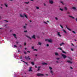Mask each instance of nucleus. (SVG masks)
Returning a JSON list of instances; mask_svg holds the SVG:
<instances>
[{"label": "nucleus", "instance_id": "obj_6", "mask_svg": "<svg viewBox=\"0 0 77 77\" xmlns=\"http://www.w3.org/2000/svg\"><path fill=\"white\" fill-rule=\"evenodd\" d=\"M42 64L43 65H47V63L43 62L42 63Z\"/></svg>", "mask_w": 77, "mask_h": 77}, {"label": "nucleus", "instance_id": "obj_25", "mask_svg": "<svg viewBox=\"0 0 77 77\" xmlns=\"http://www.w3.org/2000/svg\"><path fill=\"white\" fill-rule=\"evenodd\" d=\"M60 11H63V9H62V8H60Z\"/></svg>", "mask_w": 77, "mask_h": 77}, {"label": "nucleus", "instance_id": "obj_55", "mask_svg": "<svg viewBox=\"0 0 77 77\" xmlns=\"http://www.w3.org/2000/svg\"><path fill=\"white\" fill-rule=\"evenodd\" d=\"M44 6H45V4H44Z\"/></svg>", "mask_w": 77, "mask_h": 77}, {"label": "nucleus", "instance_id": "obj_21", "mask_svg": "<svg viewBox=\"0 0 77 77\" xmlns=\"http://www.w3.org/2000/svg\"><path fill=\"white\" fill-rule=\"evenodd\" d=\"M31 64H32V65H34V63L33 62H32Z\"/></svg>", "mask_w": 77, "mask_h": 77}, {"label": "nucleus", "instance_id": "obj_33", "mask_svg": "<svg viewBox=\"0 0 77 77\" xmlns=\"http://www.w3.org/2000/svg\"><path fill=\"white\" fill-rule=\"evenodd\" d=\"M29 3V2H25V3H26V4H28Z\"/></svg>", "mask_w": 77, "mask_h": 77}, {"label": "nucleus", "instance_id": "obj_16", "mask_svg": "<svg viewBox=\"0 0 77 77\" xmlns=\"http://www.w3.org/2000/svg\"><path fill=\"white\" fill-rule=\"evenodd\" d=\"M26 37H27V38H29V39H31V38H30V37L28 36V35H27Z\"/></svg>", "mask_w": 77, "mask_h": 77}, {"label": "nucleus", "instance_id": "obj_26", "mask_svg": "<svg viewBox=\"0 0 77 77\" xmlns=\"http://www.w3.org/2000/svg\"><path fill=\"white\" fill-rule=\"evenodd\" d=\"M72 32H73V33H74V34H75V32L74 31H72Z\"/></svg>", "mask_w": 77, "mask_h": 77}, {"label": "nucleus", "instance_id": "obj_7", "mask_svg": "<svg viewBox=\"0 0 77 77\" xmlns=\"http://www.w3.org/2000/svg\"><path fill=\"white\" fill-rule=\"evenodd\" d=\"M32 67H30L29 68V71H32Z\"/></svg>", "mask_w": 77, "mask_h": 77}, {"label": "nucleus", "instance_id": "obj_3", "mask_svg": "<svg viewBox=\"0 0 77 77\" xmlns=\"http://www.w3.org/2000/svg\"><path fill=\"white\" fill-rule=\"evenodd\" d=\"M57 35L59 36H60V37L61 36V35H60V33L59 32H57Z\"/></svg>", "mask_w": 77, "mask_h": 77}, {"label": "nucleus", "instance_id": "obj_59", "mask_svg": "<svg viewBox=\"0 0 77 77\" xmlns=\"http://www.w3.org/2000/svg\"><path fill=\"white\" fill-rule=\"evenodd\" d=\"M21 61H23L22 60H21Z\"/></svg>", "mask_w": 77, "mask_h": 77}, {"label": "nucleus", "instance_id": "obj_11", "mask_svg": "<svg viewBox=\"0 0 77 77\" xmlns=\"http://www.w3.org/2000/svg\"><path fill=\"white\" fill-rule=\"evenodd\" d=\"M20 17H23V14H20Z\"/></svg>", "mask_w": 77, "mask_h": 77}, {"label": "nucleus", "instance_id": "obj_41", "mask_svg": "<svg viewBox=\"0 0 77 77\" xmlns=\"http://www.w3.org/2000/svg\"><path fill=\"white\" fill-rule=\"evenodd\" d=\"M71 50L72 51H73V49H72V48L71 49Z\"/></svg>", "mask_w": 77, "mask_h": 77}, {"label": "nucleus", "instance_id": "obj_39", "mask_svg": "<svg viewBox=\"0 0 77 77\" xmlns=\"http://www.w3.org/2000/svg\"><path fill=\"white\" fill-rule=\"evenodd\" d=\"M32 49H33V48H34V47H33V46H32Z\"/></svg>", "mask_w": 77, "mask_h": 77}, {"label": "nucleus", "instance_id": "obj_1", "mask_svg": "<svg viewBox=\"0 0 77 77\" xmlns=\"http://www.w3.org/2000/svg\"><path fill=\"white\" fill-rule=\"evenodd\" d=\"M45 41H48V42H52L53 41V40L51 39H45Z\"/></svg>", "mask_w": 77, "mask_h": 77}, {"label": "nucleus", "instance_id": "obj_27", "mask_svg": "<svg viewBox=\"0 0 77 77\" xmlns=\"http://www.w3.org/2000/svg\"><path fill=\"white\" fill-rule=\"evenodd\" d=\"M5 5L6 7H8V5L6 4H5Z\"/></svg>", "mask_w": 77, "mask_h": 77}, {"label": "nucleus", "instance_id": "obj_36", "mask_svg": "<svg viewBox=\"0 0 77 77\" xmlns=\"http://www.w3.org/2000/svg\"><path fill=\"white\" fill-rule=\"evenodd\" d=\"M55 19H56V20H57V17H55Z\"/></svg>", "mask_w": 77, "mask_h": 77}, {"label": "nucleus", "instance_id": "obj_12", "mask_svg": "<svg viewBox=\"0 0 77 77\" xmlns=\"http://www.w3.org/2000/svg\"><path fill=\"white\" fill-rule=\"evenodd\" d=\"M69 17H70V18H72V19H74V17H73L71 16H69Z\"/></svg>", "mask_w": 77, "mask_h": 77}, {"label": "nucleus", "instance_id": "obj_24", "mask_svg": "<svg viewBox=\"0 0 77 77\" xmlns=\"http://www.w3.org/2000/svg\"><path fill=\"white\" fill-rule=\"evenodd\" d=\"M63 32L65 33H66V32L65 30H63Z\"/></svg>", "mask_w": 77, "mask_h": 77}, {"label": "nucleus", "instance_id": "obj_60", "mask_svg": "<svg viewBox=\"0 0 77 77\" xmlns=\"http://www.w3.org/2000/svg\"><path fill=\"white\" fill-rule=\"evenodd\" d=\"M47 22H48V21Z\"/></svg>", "mask_w": 77, "mask_h": 77}, {"label": "nucleus", "instance_id": "obj_44", "mask_svg": "<svg viewBox=\"0 0 77 77\" xmlns=\"http://www.w3.org/2000/svg\"><path fill=\"white\" fill-rule=\"evenodd\" d=\"M46 75H48V74H45Z\"/></svg>", "mask_w": 77, "mask_h": 77}, {"label": "nucleus", "instance_id": "obj_2", "mask_svg": "<svg viewBox=\"0 0 77 77\" xmlns=\"http://www.w3.org/2000/svg\"><path fill=\"white\" fill-rule=\"evenodd\" d=\"M37 76H43V75H44V74L41 73H38L37 74Z\"/></svg>", "mask_w": 77, "mask_h": 77}, {"label": "nucleus", "instance_id": "obj_10", "mask_svg": "<svg viewBox=\"0 0 77 77\" xmlns=\"http://www.w3.org/2000/svg\"><path fill=\"white\" fill-rule=\"evenodd\" d=\"M32 38H33V39H35V35H33L32 36Z\"/></svg>", "mask_w": 77, "mask_h": 77}, {"label": "nucleus", "instance_id": "obj_4", "mask_svg": "<svg viewBox=\"0 0 77 77\" xmlns=\"http://www.w3.org/2000/svg\"><path fill=\"white\" fill-rule=\"evenodd\" d=\"M62 56L64 59H65V58H66V55L63 54H62Z\"/></svg>", "mask_w": 77, "mask_h": 77}, {"label": "nucleus", "instance_id": "obj_34", "mask_svg": "<svg viewBox=\"0 0 77 77\" xmlns=\"http://www.w3.org/2000/svg\"><path fill=\"white\" fill-rule=\"evenodd\" d=\"M39 45H41V43L40 42H38Z\"/></svg>", "mask_w": 77, "mask_h": 77}, {"label": "nucleus", "instance_id": "obj_9", "mask_svg": "<svg viewBox=\"0 0 77 77\" xmlns=\"http://www.w3.org/2000/svg\"><path fill=\"white\" fill-rule=\"evenodd\" d=\"M49 2L50 3H51V4H53V0H50L49 1Z\"/></svg>", "mask_w": 77, "mask_h": 77}, {"label": "nucleus", "instance_id": "obj_31", "mask_svg": "<svg viewBox=\"0 0 77 77\" xmlns=\"http://www.w3.org/2000/svg\"><path fill=\"white\" fill-rule=\"evenodd\" d=\"M13 36H14L15 38H16L15 36L16 35H15V34H13Z\"/></svg>", "mask_w": 77, "mask_h": 77}, {"label": "nucleus", "instance_id": "obj_56", "mask_svg": "<svg viewBox=\"0 0 77 77\" xmlns=\"http://www.w3.org/2000/svg\"><path fill=\"white\" fill-rule=\"evenodd\" d=\"M71 69H72V68L71 67Z\"/></svg>", "mask_w": 77, "mask_h": 77}, {"label": "nucleus", "instance_id": "obj_30", "mask_svg": "<svg viewBox=\"0 0 77 77\" xmlns=\"http://www.w3.org/2000/svg\"><path fill=\"white\" fill-rule=\"evenodd\" d=\"M49 68L50 69H52V68L51 67H49Z\"/></svg>", "mask_w": 77, "mask_h": 77}, {"label": "nucleus", "instance_id": "obj_20", "mask_svg": "<svg viewBox=\"0 0 77 77\" xmlns=\"http://www.w3.org/2000/svg\"><path fill=\"white\" fill-rule=\"evenodd\" d=\"M34 51H38V50H37V49H34L33 50Z\"/></svg>", "mask_w": 77, "mask_h": 77}, {"label": "nucleus", "instance_id": "obj_46", "mask_svg": "<svg viewBox=\"0 0 77 77\" xmlns=\"http://www.w3.org/2000/svg\"><path fill=\"white\" fill-rule=\"evenodd\" d=\"M59 49H60V50H62V48H59Z\"/></svg>", "mask_w": 77, "mask_h": 77}, {"label": "nucleus", "instance_id": "obj_61", "mask_svg": "<svg viewBox=\"0 0 77 77\" xmlns=\"http://www.w3.org/2000/svg\"><path fill=\"white\" fill-rule=\"evenodd\" d=\"M26 25H27V24H26Z\"/></svg>", "mask_w": 77, "mask_h": 77}, {"label": "nucleus", "instance_id": "obj_35", "mask_svg": "<svg viewBox=\"0 0 77 77\" xmlns=\"http://www.w3.org/2000/svg\"><path fill=\"white\" fill-rule=\"evenodd\" d=\"M46 46L47 47H48V46H49V45L48 44H47Z\"/></svg>", "mask_w": 77, "mask_h": 77}, {"label": "nucleus", "instance_id": "obj_43", "mask_svg": "<svg viewBox=\"0 0 77 77\" xmlns=\"http://www.w3.org/2000/svg\"><path fill=\"white\" fill-rule=\"evenodd\" d=\"M24 28V29H26V26H24L23 27Z\"/></svg>", "mask_w": 77, "mask_h": 77}, {"label": "nucleus", "instance_id": "obj_54", "mask_svg": "<svg viewBox=\"0 0 77 77\" xmlns=\"http://www.w3.org/2000/svg\"><path fill=\"white\" fill-rule=\"evenodd\" d=\"M24 45H26V43H24Z\"/></svg>", "mask_w": 77, "mask_h": 77}, {"label": "nucleus", "instance_id": "obj_18", "mask_svg": "<svg viewBox=\"0 0 77 77\" xmlns=\"http://www.w3.org/2000/svg\"><path fill=\"white\" fill-rule=\"evenodd\" d=\"M55 55H56V56H57V55H58V54L57 53H55Z\"/></svg>", "mask_w": 77, "mask_h": 77}, {"label": "nucleus", "instance_id": "obj_49", "mask_svg": "<svg viewBox=\"0 0 77 77\" xmlns=\"http://www.w3.org/2000/svg\"><path fill=\"white\" fill-rule=\"evenodd\" d=\"M72 45H73V46H74V45H73V44H72Z\"/></svg>", "mask_w": 77, "mask_h": 77}, {"label": "nucleus", "instance_id": "obj_38", "mask_svg": "<svg viewBox=\"0 0 77 77\" xmlns=\"http://www.w3.org/2000/svg\"><path fill=\"white\" fill-rule=\"evenodd\" d=\"M14 47H17V46H16V45H14Z\"/></svg>", "mask_w": 77, "mask_h": 77}, {"label": "nucleus", "instance_id": "obj_45", "mask_svg": "<svg viewBox=\"0 0 77 77\" xmlns=\"http://www.w3.org/2000/svg\"><path fill=\"white\" fill-rule=\"evenodd\" d=\"M24 32H27V31H24Z\"/></svg>", "mask_w": 77, "mask_h": 77}, {"label": "nucleus", "instance_id": "obj_40", "mask_svg": "<svg viewBox=\"0 0 77 77\" xmlns=\"http://www.w3.org/2000/svg\"><path fill=\"white\" fill-rule=\"evenodd\" d=\"M60 26L61 27V28H63V27H62V25H60Z\"/></svg>", "mask_w": 77, "mask_h": 77}, {"label": "nucleus", "instance_id": "obj_19", "mask_svg": "<svg viewBox=\"0 0 77 77\" xmlns=\"http://www.w3.org/2000/svg\"><path fill=\"white\" fill-rule=\"evenodd\" d=\"M72 9H73L74 10H75V9H76V8L75 7H73Z\"/></svg>", "mask_w": 77, "mask_h": 77}, {"label": "nucleus", "instance_id": "obj_13", "mask_svg": "<svg viewBox=\"0 0 77 77\" xmlns=\"http://www.w3.org/2000/svg\"><path fill=\"white\" fill-rule=\"evenodd\" d=\"M67 62H68V63H72V62L70 61H67Z\"/></svg>", "mask_w": 77, "mask_h": 77}, {"label": "nucleus", "instance_id": "obj_37", "mask_svg": "<svg viewBox=\"0 0 77 77\" xmlns=\"http://www.w3.org/2000/svg\"><path fill=\"white\" fill-rule=\"evenodd\" d=\"M44 23H45V24H47V23L45 22H44Z\"/></svg>", "mask_w": 77, "mask_h": 77}, {"label": "nucleus", "instance_id": "obj_50", "mask_svg": "<svg viewBox=\"0 0 77 77\" xmlns=\"http://www.w3.org/2000/svg\"><path fill=\"white\" fill-rule=\"evenodd\" d=\"M24 49L25 50H26L27 49L26 48H25Z\"/></svg>", "mask_w": 77, "mask_h": 77}, {"label": "nucleus", "instance_id": "obj_5", "mask_svg": "<svg viewBox=\"0 0 77 77\" xmlns=\"http://www.w3.org/2000/svg\"><path fill=\"white\" fill-rule=\"evenodd\" d=\"M24 16L26 18H27V14H23Z\"/></svg>", "mask_w": 77, "mask_h": 77}, {"label": "nucleus", "instance_id": "obj_53", "mask_svg": "<svg viewBox=\"0 0 77 77\" xmlns=\"http://www.w3.org/2000/svg\"><path fill=\"white\" fill-rule=\"evenodd\" d=\"M35 68H37V66H35Z\"/></svg>", "mask_w": 77, "mask_h": 77}, {"label": "nucleus", "instance_id": "obj_22", "mask_svg": "<svg viewBox=\"0 0 77 77\" xmlns=\"http://www.w3.org/2000/svg\"><path fill=\"white\" fill-rule=\"evenodd\" d=\"M36 9H39V7H36Z\"/></svg>", "mask_w": 77, "mask_h": 77}, {"label": "nucleus", "instance_id": "obj_29", "mask_svg": "<svg viewBox=\"0 0 77 77\" xmlns=\"http://www.w3.org/2000/svg\"><path fill=\"white\" fill-rule=\"evenodd\" d=\"M60 59L59 58H56V59H57V60H59Z\"/></svg>", "mask_w": 77, "mask_h": 77}, {"label": "nucleus", "instance_id": "obj_32", "mask_svg": "<svg viewBox=\"0 0 77 77\" xmlns=\"http://www.w3.org/2000/svg\"><path fill=\"white\" fill-rule=\"evenodd\" d=\"M39 68H40V66H39L38 67V71H39Z\"/></svg>", "mask_w": 77, "mask_h": 77}, {"label": "nucleus", "instance_id": "obj_57", "mask_svg": "<svg viewBox=\"0 0 77 77\" xmlns=\"http://www.w3.org/2000/svg\"><path fill=\"white\" fill-rule=\"evenodd\" d=\"M61 3H62V4H63V2H62Z\"/></svg>", "mask_w": 77, "mask_h": 77}, {"label": "nucleus", "instance_id": "obj_28", "mask_svg": "<svg viewBox=\"0 0 77 77\" xmlns=\"http://www.w3.org/2000/svg\"><path fill=\"white\" fill-rule=\"evenodd\" d=\"M62 52H63V53L66 54V52H65L63 51H62Z\"/></svg>", "mask_w": 77, "mask_h": 77}, {"label": "nucleus", "instance_id": "obj_42", "mask_svg": "<svg viewBox=\"0 0 77 77\" xmlns=\"http://www.w3.org/2000/svg\"><path fill=\"white\" fill-rule=\"evenodd\" d=\"M23 61V62H24V63H25L24 61Z\"/></svg>", "mask_w": 77, "mask_h": 77}, {"label": "nucleus", "instance_id": "obj_23", "mask_svg": "<svg viewBox=\"0 0 77 77\" xmlns=\"http://www.w3.org/2000/svg\"><path fill=\"white\" fill-rule=\"evenodd\" d=\"M67 29L69 30V31H71V29L69 28H67Z\"/></svg>", "mask_w": 77, "mask_h": 77}, {"label": "nucleus", "instance_id": "obj_47", "mask_svg": "<svg viewBox=\"0 0 77 77\" xmlns=\"http://www.w3.org/2000/svg\"><path fill=\"white\" fill-rule=\"evenodd\" d=\"M28 53H30L29 51H27Z\"/></svg>", "mask_w": 77, "mask_h": 77}, {"label": "nucleus", "instance_id": "obj_58", "mask_svg": "<svg viewBox=\"0 0 77 77\" xmlns=\"http://www.w3.org/2000/svg\"><path fill=\"white\" fill-rule=\"evenodd\" d=\"M11 1H12V0H10Z\"/></svg>", "mask_w": 77, "mask_h": 77}, {"label": "nucleus", "instance_id": "obj_48", "mask_svg": "<svg viewBox=\"0 0 77 77\" xmlns=\"http://www.w3.org/2000/svg\"><path fill=\"white\" fill-rule=\"evenodd\" d=\"M75 20H76V21H77V18H76L75 19Z\"/></svg>", "mask_w": 77, "mask_h": 77}, {"label": "nucleus", "instance_id": "obj_14", "mask_svg": "<svg viewBox=\"0 0 77 77\" xmlns=\"http://www.w3.org/2000/svg\"><path fill=\"white\" fill-rule=\"evenodd\" d=\"M64 9H65V11H66V10H67V9H68V8L66 7H65L64 8Z\"/></svg>", "mask_w": 77, "mask_h": 77}, {"label": "nucleus", "instance_id": "obj_52", "mask_svg": "<svg viewBox=\"0 0 77 77\" xmlns=\"http://www.w3.org/2000/svg\"><path fill=\"white\" fill-rule=\"evenodd\" d=\"M31 0V1H32V2H33V0Z\"/></svg>", "mask_w": 77, "mask_h": 77}, {"label": "nucleus", "instance_id": "obj_51", "mask_svg": "<svg viewBox=\"0 0 77 77\" xmlns=\"http://www.w3.org/2000/svg\"><path fill=\"white\" fill-rule=\"evenodd\" d=\"M24 53H25V54H26V53L25 52H24Z\"/></svg>", "mask_w": 77, "mask_h": 77}, {"label": "nucleus", "instance_id": "obj_17", "mask_svg": "<svg viewBox=\"0 0 77 77\" xmlns=\"http://www.w3.org/2000/svg\"><path fill=\"white\" fill-rule=\"evenodd\" d=\"M63 44H64V43H62L60 44V46H62V45H63Z\"/></svg>", "mask_w": 77, "mask_h": 77}, {"label": "nucleus", "instance_id": "obj_8", "mask_svg": "<svg viewBox=\"0 0 77 77\" xmlns=\"http://www.w3.org/2000/svg\"><path fill=\"white\" fill-rule=\"evenodd\" d=\"M25 58L27 60H30V58L29 57H27V58L26 57H25Z\"/></svg>", "mask_w": 77, "mask_h": 77}, {"label": "nucleus", "instance_id": "obj_15", "mask_svg": "<svg viewBox=\"0 0 77 77\" xmlns=\"http://www.w3.org/2000/svg\"><path fill=\"white\" fill-rule=\"evenodd\" d=\"M51 73V74H53V72L52 71V70H51L50 71Z\"/></svg>", "mask_w": 77, "mask_h": 77}]
</instances>
